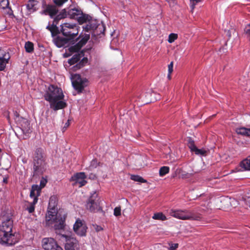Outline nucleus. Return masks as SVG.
<instances>
[{"mask_svg": "<svg viewBox=\"0 0 250 250\" xmlns=\"http://www.w3.org/2000/svg\"><path fill=\"white\" fill-rule=\"evenodd\" d=\"M23 120L24 123H25V124H28V122L25 119H23Z\"/></svg>", "mask_w": 250, "mask_h": 250, "instance_id": "47", "label": "nucleus"}, {"mask_svg": "<svg viewBox=\"0 0 250 250\" xmlns=\"http://www.w3.org/2000/svg\"><path fill=\"white\" fill-rule=\"evenodd\" d=\"M93 229L97 231H100L103 230V228L100 226L97 225H93Z\"/></svg>", "mask_w": 250, "mask_h": 250, "instance_id": "37", "label": "nucleus"}, {"mask_svg": "<svg viewBox=\"0 0 250 250\" xmlns=\"http://www.w3.org/2000/svg\"><path fill=\"white\" fill-rule=\"evenodd\" d=\"M173 62H171L170 64L168 65V72L172 73L173 71Z\"/></svg>", "mask_w": 250, "mask_h": 250, "instance_id": "38", "label": "nucleus"}, {"mask_svg": "<svg viewBox=\"0 0 250 250\" xmlns=\"http://www.w3.org/2000/svg\"><path fill=\"white\" fill-rule=\"evenodd\" d=\"M99 165V163L96 159H93L91 161L89 167L90 168H96Z\"/></svg>", "mask_w": 250, "mask_h": 250, "instance_id": "32", "label": "nucleus"}, {"mask_svg": "<svg viewBox=\"0 0 250 250\" xmlns=\"http://www.w3.org/2000/svg\"><path fill=\"white\" fill-rule=\"evenodd\" d=\"M61 32L63 35L71 39L78 34L79 30L76 24L66 22L61 25Z\"/></svg>", "mask_w": 250, "mask_h": 250, "instance_id": "7", "label": "nucleus"}, {"mask_svg": "<svg viewBox=\"0 0 250 250\" xmlns=\"http://www.w3.org/2000/svg\"><path fill=\"white\" fill-rule=\"evenodd\" d=\"M57 12L58 9L55 5H47L44 7L43 13L45 14H48L51 17L55 16Z\"/></svg>", "mask_w": 250, "mask_h": 250, "instance_id": "17", "label": "nucleus"}, {"mask_svg": "<svg viewBox=\"0 0 250 250\" xmlns=\"http://www.w3.org/2000/svg\"><path fill=\"white\" fill-rule=\"evenodd\" d=\"M70 125V123H69V120H68L67 122L65 124V125H64V126L63 127V129L65 128H66Z\"/></svg>", "mask_w": 250, "mask_h": 250, "instance_id": "40", "label": "nucleus"}, {"mask_svg": "<svg viewBox=\"0 0 250 250\" xmlns=\"http://www.w3.org/2000/svg\"><path fill=\"white\" fill-rule=\"evenodd\" d=\"M116 40H117L116 39H113L111 42V45H113V44H115V43L116 42Z\"/></svg>", "mask_w": 250, "mask_h": 250, "instance_id": "43", "label": "nucleus"}, {"mask_svg": "<svg viewBox=\"0 0 250 250\" xmlns=\"http://www.w3.org/2000/svg\"><path fill=\"white\" fill-rule=\"evenodd\" d=\"M1 151V149L0 148V152Z\"/></svg>", "mask_w": 250, "mask_h": 250, "instance_id": "51", "label": "nucleus"}, {"mask_svg": "<svg viewBox=\"0 0 250 250\" xmlns=\"http://www.w3.org/2000/svg\"><path fill=\"white\" fill-rule=\"evenodd\" d=\"M44 98L49 103L50 108L55 111L62 109L66 105V103L62 101L64 98L62 90L54 85L49 86L44 95Z\"/></svg>", "mask_w": 250, "mask_h": 250, "instance_id": "1", "label": "nucleus"}, {"mask_svg": "<svg viewBox=\"0 0 250 250\" xmlns=\"http://www.w3.org/2000/svg\"><path fill=\"white\" fill-rule=\"evenodd\" d=\"M9 4V3L8 0H2L0 2V6L3 9L7 8Z\"/></svg>", "mask_w": 250, "mask_h": 250, "instance_id": "31", "label": "nucleus"}, {"mask_svg": "<svg viewBox=\"0 0 250 250\" xmlns=\"http://www.w3.org/2000/svg\"><path fill=\"white\" fill-rule=\"evenodd\" d=\"M88 62V59L87 58H83L81 62L77 63L76 65L73 67L74 70H76L77 69H80L81 67L84 66Z\"/></svg>", "mask_w": 250, "mask_h": 250, "instance_id": "22", "label": "nucleus"}, {"mask_svg": "<svg viewBox=\"0 0 250 250\" xmlns=\"http://www.w3.org/2000/svg\"><path fill=\"white\" fill-rule=\"evenodd\" d=\"M171 73H169V72H168V74H167V78L168 80H170L171 77Z\"/></svg>", "mask_w": 250, "mask_h": 250, "instance_id": "44", "label": "nucleus"}, {"mask_svg": "<svg viewBox=\"0 0 250 250\" xmlns=\"http://www.w3.org/2000/svg\"><path fill=\"white\" fill-rule=\"evenodd\" d=\"M61 240L65 241V249L66 250H75V248L77 246V240L67 235H62Z\"/></svg>", "mask_w": 250, "mask_h": 250, "instance_id": "14", "label": "nucleus"}, {"mask_svg": "<svg viewBox=\"0 0 250 250\" xmlns=\"http://www.w3.org/2000/svg\"><path fill=\"white\" fill-rule=\"evenodd\" d=\"M53 1L54 3L58 6H61L63 4L62 0H54Z\"/></svg>", "mask_w": 250, "mask_h": 250, "instance_id": "39", "label": "nucleus"}, {"mask_svg": "<svg viewBox=\"0 0 250 250\" xmlns=\"http://www.w3.org/2000/svg\"><path fill=\"white\" fill-rule=\"evenodd\" d=\"M82 11L77 9H71L68 11V15L72 19H78Z\"/></svg>", "mask_w": 250, "mask_h": 250, "instance_id": "19", "label": "nucleus"}, {"mask_svg": "<svg viewBox=\"0 0 250 250\" xmlns=\"http://www.w3.org/2000/svg\"><path fill=\"white\" fill-rule=\"evenodd\" d=\"M87 227L85 222L80 219H77L73 225L74 232L79 236H84L86 235Z\"/></svg>", "mask_w": 250, "mask_h": 250, "instance_id": "11", "label": "nucleus"}, {"mask_svg": "<svg viewBox=\"0 0 250 250\" xmlns=\"http://www.w3.org/2000/svg\"><path fill=\"white\" fill-rule=\"evenodd\" d=\"M178 38V35L175 33H171L168 36V42L169 43H172Z\"/></svg>", "mask_w": 250, "mask_h": 250, "instance_id": "28", "label": "nucleus"}, {"mask_svg": "<svg viewBox=\"0 0 250 250\" xmlns=\"http://www.w3.org/2000/svg\"><path fill=\"white\" fill-rule=\"evenodd\" d=\"M193 152H194L196 155H200L202 156L206 155L207 153V151L206 150L204 149H198L197 147Z\"/></svg>", "mask_w": 250, "mask_h": 250, "instance_id": "29", "label": "nucleus"}, {"mask_svg": "<svg viewBox=\"0 0 250 250\" xmlns=\"http://www.w3.org/2000/svg\"><path fill=\"white\" fill-rule=\"evenodd\" d=\"M55 200L54 197H51L49 199L45 223L46 226L53 227L56 230H62L65 226V218L58 214L57 209L55 208Z\"/></svg>", "mask_w": 250, "mask_h": 250, "instance_id": "2", "label": "nucleus"}, {"mask_svg": "<svg viewBox=\"0 0 250 250\" xmlns=\"http://www.w3.org/2000/svg\"><path fill=\"white\" fill-rule=\"evenodd\" d=\"M36 203H34V201H33L32 203H30L29 207L27 208V210L29 213H32L35 210V205Z\"/></svg>", "mask_w": 250, "mask_h": 250, "instance_id": "33", "label": "nucleus"}, {"mask_svg": "<svg viewBox=\"0 0 250 250\" xmlns=\"http://www.w3.org/2000/svg\"><path fill=\"white\" fill-rule=\"evenodd\" d=\"M170 215L176 218L181 220H200V214H195L188 210H171Z\"/></svg>", "mask_w": 250, "mask_h": 250, "instance_id": "6", "label": "nucleus"}, {"mask_svg": "<svg viewBox=\"0 0 250 250\" xmlns=\"http://www.w3.org/2000/svg\"><path fill=\"white\" fill-rule=\"evenodd\" d=\"M86 179V175L85 173L81 172L74 174L71 177L70 181L73 182V186H78L79 187H82L87 183Z\"/></svg>", "mask_w": 250, "mask_h": 250, "instance_id": "12", "label": "nucleus"}, {"mask_svg": "<svg viewBox=\"0 0 250 250\" xmlns=\"http://www.w3.org/2000/svg\"><path fill=\"white\" fill-rule=\"evenodd\" d=\"M188 146L190 148V150L191 151H193L196 148V146H195L194 144V142L193 140H192L191 139H189L188 142Z\"/></svg>", "mask_w": 250, "mask_h": 250, "instance_id": "30", "label": "nucleus"}, {"mask_svg": "<svg viewBox=\"0 0 250 250\" xmlns=\"http://www.w3.org/2000/svg\"><path fill=\"white\" fill-rule=\"evenodd\" d=\"M196 4L194 3H192L191 4V8L192 9H194V7H195V6Z\"/></svg>", "mask_w": 250, "mask_h": 250, "instance_id": "45", "label": "nucleus"}, {"mask_svg": "<svg viewBox=\"0 0 250 250\" xmlns=\"http://www.w3.org/2000/svg\"><path fill=\"white\" fill-rule=\"evenodd\" d=\"M41 244L44 250H63L62 248L58 244L57 241L51 237L42 238Z\"/></svg>", "mask_w": 250, "mask_h": 250, "instance_id": "9", "label": "nucleus"}, {"mask_svg": "<svg viewBox=\"0 0 250 250\" xmlns=\"http://www.w3.org/2000/svg\"><path fill=\"white\" fill-rule=\"evenodd\" d=\"M24 47L27 52L31 53L34 49L33 43L30 42H27L25 43Z\"/></svg>", "mask_w": 250, "mask_h": 250, "instance_id": "25", "label": "nucleus"}, {"mask_svg": "<svg viewBox=\"0 0 250 250\" xmlns=\"http://www.w3.org/2000/svg\"><path fill=\"white\" fill-rule=\"evenodd\" d=\"M86 208L91 212H96L100 209L99 199L96 193L92 195L88 200Z\"/></svg>", "mask_w": 250, "mask_h": 250, "instance_id": "10", "label": "nucleus"}, {"mask_svg": "<svg viewBox=\"0 0 250 250\" xmlns=\"http://www.w3.org/2000/svg\"><path fill=\"white\" fill-rule=\"evenodd\" d=\"M169 171V168L168 167L164 166L160 168L159 170V175L160 176H163L168 173Z\"/></svg>", "mask_w": 250, "mask_h": 250, "instance_id": "26", "label": "nucleus"}, {"mask_svg": "<svg viewBox=\"0 0 250 250\" xmlns=\"http://www.w3.org/2000/svg\"><path fill=\"white\" fill-rule=\"evenodd\" d=\"M98 29H100V31L101 33H103L104 31L103 25L98 24L97 21L92 19V18H91L86 25L83 27V30L85 32L87 33L94 31Z\"/></svg>", "mask_w": 250, "mask_h": 250, "instance_id": "13", "label": "nucleus"}, {"mask_svg": "<svg viewBox=\"0 0 250 250\" xmlns=\"http://www.w3.org/2000/svg\"><path fill=\"white\" fill-rule=\"evenodd\" d=\"M201 0H190L191 3H194L195 4H197L199 2L201 1Z\"/></svg>", "mask_w": 250, "mask_h": 250, "instance_id": "42", "label": "nucleus"}, {"mask_svg": "<svg viewBox=\"0 0 250 250\" xmlns=\"http://www.w3.org/2000/svg\"><path fill=\"white\" fill-rule=\"evenodd\" d=\"M91 17L88 16V15L83 14V13L81 14V15L77 19L78 22L80 24H82L83 23L87 24L91 19Z\"/></svg>", "mask_w": 250, "mask_h": 250, "instance_id": "18", "label": "nucleus"}, {"mask_svg": "<svg viewBox=\"0 0 250 250\" xmlns=\"http://www.w3.org/2000/svg\"><path fill=\"white\" fill-rule=\"evenodd\" d=\"M188 173H187L186 174V176H188ZM188 176H186L185 177H188Z\"/></svg>", "mask_w": 250, "mask_h": 250, "instance_id": "49", "label": "nucleus"}, {"mask_svg": "<svg viewBox=\"0 0 250 250\" xmlns=\"http://www.w3.org/2000/svg\"><path fill=\"white\" fill-rule=\"evenodd\" d=\"M37 4L36 0H29L26 4V8L30 12H34L36 10L35 5Z\"/></svg>", "mask_w": 250, "mask_h": 250, "instance_id": "20", "label": "nucleus"}, {"mask_svg": "<svg viewBox=\"0 0 250 250\" xmlns=\"http://www.w3.org/2000/svg\"><path fill=\"white\" fill-rule=\"evenodd\" d=\"M12 228L13 222L10 219L3 222L0 226V241L2 244L12 245L15 243Z\"/></svg>", "mask_w": 250, "mask_h": 250, "instance_id": "4", "label": "nucleus"}, {"mask_svg": "<svg viewBox=\"0 0 250 250\" xmlns=\"http://www.w3.org/2000/svg\"><path fill=\"white\" fill-rule=\"evenodd\" d=\"M250 28H248L246 30V33L248 35V36L250 38V25H249Z\"/></svg>", "mask_w": 250, "mask_h": 250, "instance_id": "41", "label": "nucleus"}, {"mask_svg": "<svg viewBox=\"0 0 250 250\" xmlns=\"http://www.w3.org/2000/svg\"><path fill=\"white\" fill-rule=\"evenodd\" d=\"M10 58V56L8 52L0 49V71L5 69Z\"/></svg>", "mask_w": 250, "mask_h": 250, "instance_id": "15", "label": "nucleus"}, {"mask_svg": "<svg viewBox=\"0 0 250 250\" xmlns=\"http://www.w3.org/2000/svg\"><path fill=\"white\" fill-rule=\"evenodd\" d=\"M47 182V180L45 178H42L41 180V181H40V185L39 186L42 189V188H44Z\"/></svg>", "mask_w": 250, "mask_h": 250, "instance_id": "35", "label": "nucleus"}, {"mask_svg": "<svg viewBox=\"0 0 250 250\" xmlns=\"http://www.w3.org/2000/svg\"><path fill=\"white\" fill-rule=\"evenodd\" d=\"M240 166L245 170H250V156L242 161Z\"/></svg>", "mask_w": 250, "mask_h": 250, "instance_id": "21", "label": "nucleus"}, {"mask_svg": "<svg viewBox=\"0 0 250 250\" xmlns=\"http://www.w3.org/2000/svg\"><path fill=\"white\" fill-rule=\"evenodd\" d=\"M41 191V188L38 185H34L32 186L30 193V197L33 199L34 203L38 202V197L40 196Z\"/></svg>", "mask_w": 250, "mask_h": 250, "instance_id": "16", "label": "nucleus"}, {"mask_svg": "<svg viewBox=\"0 0 250 250\" xmlns=\"http://www.w3.org/2000/svg\"><path fill=\"white\" fill-rule=\"evenodd\" d=\"M47 167L45 157L42 149L39 148L36 150L34 158L33 169L36 173H42Z\"/></svg>", "mask_w": 250, "mask_h": 250, "instance_id": "5", "label": "nucleus"}, {"mask_svg": "<svg viewBox=\"0 0 250 250\" xmlns=\"http://www.w3.org/2000/svg\"><path fill=\"white\" fill-rule=\"evenodd\" d=\"M170 247L169 250H176L178 247V244L171 243L169 244Z\"/></svg>", "mask_w": 250, "mask_h": 250, "instance_id": "36", "label": "nucleus"}, {"mask_svg": "<svg viewBox=\"0 0 250 250\" xmlns=\"http://www.w3.org/2000/svg\"><path fill=\"white\" fill-rule=\"evenodd\" d=\"M130 178L131 180L136 182L141 183H146V180H144L142 177L139 175H132L131 176Z\"/></svg>", "mask_w": 250, "mask_h": 250, "instance_id": "27", "label": "nucleus"}, {"mask_svg": "<svg viewBox=\"0 0 250 250\" xmlns=\"http://www.w3.org/2000/svg\"><path fill=\"white\" fill-rule=\"evenodd\" d=\"M47 28L51 32H52V27H50L49 26H47Z\"/></svg>", "mask_w": 250, "mask_h": 250, "instance_id": "46", "label": "nucleus"}, {"mask_svg": "<svg viewBox=\"0 0 250 250\" xmlns=\"http://www.w3.org/2000/svg\"><path fill=\"white\" fill-rule=\"evenodd\" d=\"M152 218L155 220L161 221H165L167 220L166 216L162 212H157L154 213L152 216Z\"/></svg>", "mask_w": 250, "mask_h": 250, "instance_id": "24", "label": "nucleus"}, {"mask_svg": "<svg viewBox=\"0 0 250 250\" xmlns=\"http://www.w3.org/2000/svg\"><path fill=\"white\" fill-rule=\"evenodd\" d=\"M121 207H116L114 209V215L116 216H118L121 215Z\"/></svg>", "mask_w": 250, "mask_h": 250, "instance_id": "34", "label": "nucleus"}, {"mask_svg": "<svg viewBox=\"0 0 250 250\" xmlns=\"http://www.w3.org/2000/svg\"><path fill=\"white\" fill-rule=\"evenodd\" d=\"M68 0H62V1L63 2V3L65 2H66Z\"/></svg>", "mask_w": 250, "mask_h": 250, "instance_id": "48", "label": "nucleus"}, {"mask_svg": "<svg viewBox=\"0 0 250 250\" xmlns=\"http://www.w3.org/2000/svg\"><path fill=\"white\" fill-rule=\"evenodd\" d=\"M19 118V116H16V118Z\"/></svg>", "mask_w": 250, "mask_h": 250, "instance_id": "50", "label": "nucleus"}, {"mask_svg": "<svg viewBox=\"0 0 250 250\" xmlns=\"http://www.w3.org/2000/svg\"><path fill=\"white\" fill-rule=\"evenodd\" d=\"M236 132L238 134L250 136V129L245 127L238 128L236 129Z\"/></svg>", "mask_w": 250, "mask_h": 250, "instance_id": "23", "label": "nucleus"}, {"mask_svg": "<svg viewBox=\"0 0 250 250\" xmlns=\"http://www.w3.org/2000/svg\"><path fill=\"white\" fill-rule=\"evenodd\" d=\"M90 39V34L82 33L78 39V42L69 47V51L71 53H76L73 57L68 60V62L70 65H73L77 63L81 57L83 56V53L82 51L79 52L82 47L86 44L87 41Z\"/></svg>", "mask_w": 250, "mask_h": 250, "instance_id": "3", "label": "nucleus"}, {"mask_svg": "<svg viewBox=\"0 0 250 250\" xmlns=\"http://www.w3.org/2000/svg\"><path fill=\"white\" fill-rule=\"evenodd\" d=\"M71 81L73 86L79 92H81L87 84L86 79L82 78L80 75L77 74L72 75Z\"/></svg>", "mask_w": 250, "mask_h": 250, "instance_id": "8", "label": "nucleus"}]
</instances>
